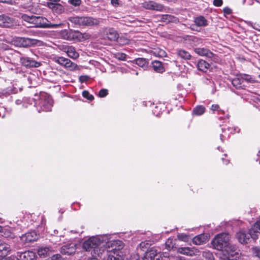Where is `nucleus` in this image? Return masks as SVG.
Segmentation results:
<instances>
[{
  "label": "nucleus",
  "mask_w": 260,
  "mask_h": 260,
  "mask_svg": "<svg viewBox=\"0 0 260 260\" xmlns=\"http://www.w3.org/2000/svg\"><path fill=\"white\" fill-rule=\"evenodd\" d=\"M105 243L98 237H92L86 240L82 245L83 248L87 251H91L92 256H100L105 252Z\"/></svg>",
  "instance_id": "nucleus-1"
},
{
  "label": "nucleus",
  "mask_w": 260,
  "mask_h": 260,
  "mask_svg": "<svg viewBox=\"0 0 260 260\" xmlns=\"http://www.w3.org/2000/svg\"><path fill=\"white\" fill-rule=\"evenodd\" d=\"M69 20L73 24L80 27H91L98 26L100 20L90 16H73L69 18Z\"/></svg>",
  "instance_id": "nucleus-2"
},
{
  "label": "nucleus",
  "mask_w": 260,
  "mask_h": 260,
  "mask_svg": "<svg viewBox=\"0 0 260 260\" xmlns=\"http://www.w3.org/2000/svg\"><path fill=\"white\" fill-rule=\"evenodd\" d=\"M22 19L29 23L34 25L35 27L46 26L49 28H57L62 25V23H50L45 25L43 23L44 18L41 16H36L33 15H28L22 14L21 15Z\"/></svg>",
  "instance_id": "nucleus-3"
},
{
  "label": "nucleus",
  "mask_w": 260,
  "mask_h": 260,
  "mask_svg": "<svg viewBox=\"0 0 260 260\" xmlns=\"http://www.w3.org/2000/svg\"><path fill=\"white\" fill-rule=\"evenodd\" d=\"M107 247L111 246V249H107L105 252L108 255L107 260H120L121 257L118 255L117 253L119 252L118 250L122 248V242L119 240H113L108 242L106 243Z\"/></svg>",
  "instance_id": "nucleus-4"
},
{
  "label": "nucleus",
  "mask_w": 260,
  "mask_h": 260,
  "mask_svg": "<svg viewBox=\"0 0 260 260\" xmlns=\"http://www.w3.org/2000/svg\"><path fill=\"white\" fill-rule=\"evenodd\" d=\"M230 236L226 233H221L216 235L212 241L213 247L218 250H222L223 248H225L228 243L230 240Z\"/></svg>",
  "instance_id": "nucleus-5"
},
{
  "label": "nucleus",
  "mask_w": 260,
  "mask_h": 260,
  "mask_svg": "<svg viewBox=\"0 0 260 260\" xmlns=\"http://www.w3.org/2000/svg\"><path fill=\"white\" fill-rule=\"evenodd\" d=\"M223 253L229 260H238L241 256L240 250L235 245L230 244L225 247Z\"/></svg>",
  "instance_id": "nucleus-6"
},
{
  "label": "nucleus",
  "mask_w": 260,
  "mask_h": 260,
  "mask_svg": "<svg viewBox=\"0 0 260 260\" xmlns=\"http://www.w3.org/2000/svg\"><path fill=\"white\" fill-rule=\"evenodd\" d=\"M13 42L16 46L26 47L36 45L40 41L38 40L29 38H16Z\"/></svg>",
  "instance_id": "nucleus-7"
},
{
  "label": "nucleus",
  "mask_w": 260,
  "mask_h": 260,
  "mask_svg": "<svg viewBox=\"0 0 260 260\" xmlns=\"http://www.w3.org/2000/svg\"><path fill=\"white\" fill-rule=\"evenodd\" d=\"M176 252L182 255L192 257L197 255L200 251L195 247H178L176 248Z\"/></svg>",
  "instance_id": "nucleus-8"
},
{
  "label": "nucleus",
  "mask_w": 260,
  "mask_h": 260,
  "mask_svg": "<svg viewBox=\"0 0 260 260\" xmlns=\"http://www.w3.org/2000/svg\"><path fill=\"white\" fill-rule=\"evenodd\" d=\"M61 35L63 39L70 41L80 40L84 38L83 35L81 32L73 30H67L65 29L62 31Z\"/></svg>",
  "instance_id": "nucleus-9"
},
{
  "label": "nucleus",
  "mask_w": 260,
  "mask_h": 260,
  "mask_svg": "<svg viewBox=\"0 0 260 260\" xmlns=\"http://www.w3.org/2000/svg\"><path fill=\"white\" fill-rule=\"evenodd\" d=\"M142 7L147 10L160 12L162 11L164 9L162 5L151 1L144 2L142 3Z\"/></svg>",
  "instance_id": "nucleus-10"
},
{
  "label": "nucleus",
  "mask_w": 260,
  "mask_h": 260,
  "mask_svg": "<svg viewBox=\"0 0 260 260\" xmlns=\"http://www.w3.org/2000/svg\"><path fill=\"white\" fill-rule=\"evenodd\" d=\"M54 61L66 68L74 69L77 66L76 64L73 63L69 59L63 57H56L54 58Z\"/></svg>",
  "instance_id": "nucleus-11"
},
{
  "label": "nucleus",
  "mask_w": 260,
  "mask_h": 260,
  "mask_svg": "<svg viewBox=\"0 0 260 260\" xmlns=\"http://www.w3.org/2000/svg\"><path fill=\"white\" fill-rule=\"evenodd\" d=\"M20 238L23 242L29 243L36 241L39 238V236L35 231H31L23 235Z\"/></svg>",
  "instance_id": "nucleus-12"
},
{
  "label": "nucleus",
  "mask_w": 260,
  "mask_h": 260,
  "mask_svg": "<svg viewBox=\"0 0 260 260\" xmlns=\"http://www.w3.org/2000/svg\"><path fill=\"white\" fill-rule=\"evenodd\" d=\"M194 24H192L190 26V28L193 30L198 31L196 28L198 27L206 26L208 25L207 20L202 16H200L194 18Z\"/></svg>",
  "instance_id": "nucleus-13"
},
{
  "label": "nucleus",
  "mask_w": 260,
  "mask_h": 260,
  "mask_svg": "<svg viewBox=\"0 0 260 260\" xmlns=\"http://www.w3.org/2000/svg\"><path fill=\"white\" fill-rule=\"evenodd\" d=\"M21 64L27 68H37L41 65V63L37 62L29 57H21L20 59Z\"/></svg>",
  "instance_id": "nucleus-14"
},
{
  "label": "nucleus",
  "mask_w": 260,
  "mask_h": 260,
  "mask_svg": "<svg viewBox=\"0 0 260 260\" xmlns=\"http://www.w3.org/2000/svg\"><path fill=\"white\" fill-rule=\"evenodd\" d=\"M14 24L13 19L4 14L0 15V26L10 27Z\"/></svg>",
  "instance_id": "nucleus-15"
},
{
  "label": "nucleus",
  "mask_w": 260,
  "mask_h": 260,
  "mask_svg": "<svg viewBox=\"0 0 260 260\" xmlns=\"http://www.w3.org/2000/svg\"><path fill=\"white\" fill-rule=\"evenodd\" d=\"M76 251V245L74 243L67 244L61 248L60 252L62 254L71 255Z\"/></svg>",
  "instance_id": "nucleus-16"
},
{
  "label": "nucleus",
  "mask_w": 260,
  "mask_h": 260,
  "mask_svg": "<svg viewBox=\"0 0 260 260\" xmlns=\"http://www.w3.org/2000/svg\"><path fill=\"white\" fill-rule=\"evenodd\" d=\"M237 238L241 243H247L250 239V237L252 238V235L250 234V230L248 233H246L243 231H240L236 234Z\"/></svg>",
  "instance_id": "nucleus-17"
},
{
  "label": "nucleus",
  "mask_w": 260,
  "mask_h": 260,
  "mask_svg": "<svg viewBox=\"0 0 260 260\" xmlns=\"http://www.w3.org/2000/svg\"><path fill=\"white\" fill-rule=\"evenodd\" d=\"M260 219L257 221L250 229V234L252 235V238L254 240L258 239L260 232Z\"/></svg>",
  "instance_id": "nucleus-18"
},
{
  "label": "nucleus",
  "mask_w": 260,
  "mask_h": 260,
  "mask_svg": "<svg viewBox=\"0 0 260 260\" xmlns=\"http://www.w3.org/2000/svg\"><path fill=\"white\" fill-rule=\"evenodd\" d=\"M63 49L67 53L68 56L72 59H77L79 56V54L76 51L75 47L72 46H65Z\"/></svg>",
  "instance_id": "nucleus-19"
},
{
  "label": "nucleus",
  "mask_w": 260,
  "mask_h": 260,
  "mask_svg": "<svg viewBox=\"0 0 260 260\" xmlns=\"http://www.w3.org/2000/svg\"><path fill=\"white\" fill-rule=\"evenodd\" d=\"M10 251V246L4 241L0 240V257H6Z\"/></svg>",
  "instance_id": "nucleus-20"
},
{
  "label": "nucleus",
  "mask_w": 260,
  "mask_h": 260,
  "mask_svg": "<svg viewBox=\"0 0 260 260\" xmlns=\"http://www.w3.org/2000/svg\"><path fill=\"white\" fill-rule=\"evenodd\" d=\"M53 100L49 96L46 97L43 101L41 102V106L43 110L45 111H50L53 106Z\"/></svg>",
  "instance_id": "nucleus-21"
},
{
  "label": "nucleus",
  "mask_w": 260,
  "mask_h": 260,
  "mask_svg": "<svg viewBox=\"0 0 260 260\" xmlns=\"http://www.w3.org/2000/svg\"><path fill=\"white\" fill-rule=\"evenodd\" d=\"M20 260H35L36 253L31 251L21 252L19 255Z\"/></svg>",
  "instance_id": "nucleus-22"
},
{
  "label": "nucleus",
  "mask_w": 260,
  "mask_h": 260,
  "mask_svg": "<svg viewBox=\"0 0 260 260\" xmlns=\"http://www.w3.org/2000/svg\"><path fill=\"white\" fill-rule=\"evenodd\" d=\"M194 52L200 55L206 56L208 58H211L214 56V54L211 51L206 48H197L194 49Z\"/></svg>",
  "instance_id": "nucleus-23"
},
{
  "label": "nucleus",
  "mask_w": 260,
  "mask_h": 260,
  "mask_svg": "<svg viewBox=\"0 0 260 260\" xmlns=\"http://www.w3.org/2000/svg\"><path fill=\"white\" fill-rule=\"evenodd\" d=\"M208 240V237L204 234L199 235L194 237L192 240V243L197 245H200L206 243Z\"/></svg>",
  "instance_id": "nucleus-24"
},
{
  "label": "nucleus",
  "mask_w": 260,
  "mask_h": 260,
  "mask_svg": "<svg viewBox=\"0 0 260 260\" xmlns=\"http://www.w3.org/2000/svg\"><path fill=\"white\" fill-rule=\"evenodd\" d=\"M186 42L190 43L191 46H198L202 43V40L196 36H187L185 38Z\"/></svg>",
  "instance_id": "nucleus-25"
},
{
  "label": "nucleus",
  "mask_w": 260,
  "mask_h": 260,
  "mask_svg": "<svg viewBox=\"0 0 260 260\" xmlns=\"http://www.w3.org/2000/svg\"><path fill=\"white\" fill-rule=\"evenodd\" d=\"M107 37L109 40L115 41L118 39L119 35L113 28H109L107 32Z\"/></svg>",
  "instance_id": "nucleus-26"
},
{
  "label": "nucleus",
  "mask_w": 260,
  "mask_h": 260,
  "mask_svg": "<svg viewBox=\"0 0 260 260\" xmlns=\"http://www.w3.org/2000/svg\"><path fill=\"white\" fill-rule=\"evenodd\" d=\"M153 70L157 73H162L165 72V68L160 61L155 60L152 62Z\"/></svg>",
  "instance_id": "nucleus-27"
},
{
  "label": "nucleus",
  "mask_w": 260,
  "mask_h": 260,
  "mask_svg": "<svg viewBox=\"0 0 260 260\" xmlns=\"http://www.w3.org/2000/svg\"><path fill=\"white\" fill-rule=\"evenodd\" d=\"M157 256L156 250L154 248H151L145 253L144 260H153Z\"/></svg>",
  "instance_id": "nucleus-28"
},
{
  "label": "nucleus",
  "mask_w": 260,
  "mask_h": 260,
  "mask_svg": "<svg viewBox=\"0 0 260 260\" xmlns=\"http://www.w3.org/2000/svg\"><path fill=\"white\" fill-rule=\"evenodd\" d=\"M197 66L199 70L205 72L209 69L210 65L205 60H200L198 61Z\"/></svg>",
  "instance_id": "nucleus-29"
},
{
  "label": "nucleus",
  "mask_w": 260,
  "mask_h": 260,
  "mask_svg": "<svg viewBox=\"0 0 260 260\" xmlns=\"http://www.w3.org/2000/svg\"><path fill=\"white\" fill-rule=\"evenodd\" d=\"M2 233V235L5 238L13 239L15 237V235L9 228H4Z\"/></svg>",
  "instance_id": "nucleus-30"
},
{
  "label": "nucleus",
  "mask_w": 260,
  "mask_h": 260,
  "mask_svg": "<svg viewBox=\"0 0 260 260\" xmlns=\"http://www.w3.org/2000/svg\"><path fill=\"white\" fill-rule=\"evenodd\" d=\"M177 55L182 59H189L191 58V55L190 53L183 50V49H179L177 50Z\"/></svg>",
  "instance_id": "nucleus-31"
},
{
  "label": "nucleus",
  "mask_w": 260,
  "mask_h": 260,
  "mask_svg": "<svg viewBox=\"0 0 260 260\" xmlns=\"http://www.w3.org/2000/svg\"><path fill=\"white\" fill-rule=\"evenodd\" d=\"M166 248L168 250H173L174 251H176V248L178 247L175 245V244L173 243V240L171 239H168L165 243Z\"/></svg>",
  "instance_id": "nucleus-32"
},
{
  "label": "nucleus",
  "mask_w": 260,
  "mask_h": 260,
  "mask_svg": "<svg viewBox=\"0 0 260 260\" xmlns=\"http://www.w3.org/2000/svg\"><path fill=\"white\" fill-rule=\"evenodd\" d=\"M50 251L49 248L47 247H40L38 249V254L42 257L47 256Z\"/></svg>",
  "instance_id": "nucleus-33"
},
{
  "label": "nucleus",
  "mask_w": 260,
  "mask_h": 260,
  "mask_svg": "<svg viewBox=\"0 0 260 260\" xmlns=\"http://www.w3.org/2000/svg\"><path fill=\"white\" fill-rule=\"evenodd\" d=\"M242 83L243 82H242L241 77L240 78L236 77V78H234L232 80V85L237 89H240V88H242Z\"/></svg>",
  "instance_id": "nucleus-34"
},
{
  "label": "nucleus",
  "mask_w": 260,
  "mask_h": 260,
  "mask_svg": "<svg viewBox=\"0 0 260 260\" xmlns=\"http://www.w3.org/2000/svg\"><path fill=\"white\" fill-rule=\"evenodd\" d=\"M136 63L140 67L144 68L147 67L148 61L144 58H138L135 60Z\"/></svg>",
  "instance_id": "nucleus-35"
},
{
  "label": "nucleus",
  "mask_w": 260,
  "mask_h": 260,
  "mask_svg": "<svg viewBox=\"0 0 260 260\" xmlns=\"http://www.w3.org/2000/svg\"><path fill=\"white\" fill-rule=\"evenodd\" d=\"M205 112V108L203 106H198L196 107L193 110V113L196 115H201Z\"/></svg>",
  "instance_id": "nucleus-36"
},
{
  "label": "nucleus",
  "mask_w": 260,
  "mask_h": 260,
  "mask_svg": "<svg viewBox=\"0 0 260 260\" xmlns=\"http://www.w3.org/2000/svg\"><path fill=\"white\" fill-rule=\"evenodd\" d=\"M175 17L171 15H163L161 16L160 20L162 22L169 23L174 20Z\"/></svg>",
  "instance_id": "nucleus-37"
},
{
  "label": "nucleus",
  "mask_w": 260,
  "mask_h": 260,
  "mask_svg": "<svg viewBox=\"0 0 260 260\" xmlns=\"http://www.w3.org/2000/svg\"><path fill=\"white\" fill-rule=\"evenodd\" d=\"M202 256L206 260H214L215 258L213 253L209 250H205L203 252Z\"/></svg>",
  "instance_id": "nucleus-38"
},
{
  "label": "nucleus",
  "mask_w": 260,
  "mask_h": 260,
  "mask_svg": "<svg viewBox=\"0 0 260 260\" xmlns=\"http://www.w3.org/2000/svg\"><path fill=\"white\" fill-rule=\"evenodd\" d=\"M153 53L155 56H157L160 57H163L166 56V52L162 49H155L153 51Z\"/></svg>",
  "instance_id": "nucleus-39"
},
{
  "label": "nucleus",
  "mask_w": 260,
  "mask_h": 260,
  "mask_svg": "<svg viewBox=\"0 0 260 260\" xmlns=\"http://www.w3.org/2000/svg\"><path fill=\"white\" fill-rule=\"evenodd\" d=\"M241 78L242 82L244 81H245L247 82H249V83H253L255 82L254 79L248 75L243 74L241 76Z\"/></svg>",
  "instance_id": "nucleus-40"
},
{
  "label": "nucleus",
  "mask_w": 260,
  "mask_h": 260,
  "mask_svg": "<svg viewBox=\"0 0 260 260\" xmlns=\"http://www.w3.org/2000/svg\"><path fill=\"white\" fill-rule=\"evenodd\" d=\"M64 11L63 7L60 4L56 3L53 12L57 14H61Z\"/></svg>",
  "instance_id": "nucleus-41"
},
{
  "label": "nucleus",
  "mask_w": 260,
  "mask_h": 260,
  "mask_svg": "<svg viewBox=\"0 0 260 260\" xmlns=\"http://www.w3.org/2000/svg\"><path fill=\"white\" fill-rule=\"evenodd\" d=\"M177 238L182 241L187 242L188 240V236L184 234H178L177 235Z\"/></svg>",
  "instance_id": "nucleus-42"
},
{
  "label": "nucleus",
  "mask_w": 260,
  "mask_h": 260,
  "mask_svg": "<svg viewBox=\"0 0 260 260\" xmlns=\"http://www.w3.org/2000/svg\"><path fill=\"white\" fill-rule=\"evenodd\" d=\"M82 95L84 98H86L90 101H92L94 99L93 96L90 94L87 90H84L82 92Z\"/></svg>",
  "instance_id": "nucleus-43"
},
{
  "label": "nucleus",
  "mask_w": 260,
  "mask_h": 260,
  "mask_svg": "<svg viewBox=\"0 0 260 260\" xmlns=\"http://www.w3.org/2000/svg\"><path fill=\"white\" fill-rule=\"evenodd\" d=\"M252 251L253 254L258 258H260V247H255L252 248Z\"/></svg>",
  "instance_id": "nucleus-44"
},
{
  "label": "nucleus",
  "mask_w": 260,
  "mask_h": 260,
  "mask_svg": "<svg viewBox=\"0 0 260 260\" xmlns=\"http://www.w3.org/2000/svg\"><path fill=\"white\" fill-rule=\"evenodd\" d=\"M115 56L119 60H124L126 58V55L123 53H117L115 54Z\"/></svg>",
  "instance_id": "nucleus-45"
},
{
  "label": "nucleus",
  "mask_w": 260,
  "mask_h": 260,
  "mask_svg": "<svg viewBox=\"0 0 260 260\" xmlns=\"http://www.w3.org/2000/svg\"><path fill=\"white\" fill-rule=\"evenodd\" d=\"M108 93V91L106 89H102L99 92V96L100 98H104L106 96Z\"/></svg>",
  "instance_id": "nucleus-46"
},
{
  "label": "nucleus",
  "mask_w": 260,
  "mask_h": 260,
  "mask_svg": "<svg viewBox=\"0 0 260 260\" xmlns=\"http://www.w3.org/2000/svg\"><path fill=\"white\" fill-rule=\"evenodd\" d=\"M69 3L74 6H78L81 3V0H69Z\"/></svg>",
  "instance_id": "nucleus-47"
},
{
  "label": "nucleus",
  "mask_w": 260,
  "mask_h": 260,
  "mask_svg": "<svg viewBox=\"0 0 260 260\" xmlns=\"http://www.w3.org/2000/svg\"><path fill=\"white\" fill-rule=\"evenodd\" d=\"M211 110L213 111H217L218 112H221L222 113H223V111L220 109L219 106L218 105H217V104L212 105V106L211 107Z\"/></svg>",
  "instance_id": "nucleus-48"
},
{
  "label": "nucleus",
  "mask_w": 260,
  "mask_h": 260,
  "mask_svg": "<svg viewBox=\"0 0 260 260\" xmlns=\"http://www.w3.org/2000/svg\"><path fill=\"white\" fill-rule=\"evenodd\" d=\"M0 2L10 5H15L16 4V0H0Z\"/></svg>",
  "instance_id": "nucleus-49"
},
{
  "label": "nucleus",
  "mask_w": 260,
  "mask_h": 260,
  "mask_svg": "<svg viewBox=\"0 0 260 260\" xmlns=\"http://www.w3.org/2000/svg\"><path fill=\"white\" fill-rule=\"evenodd\" d=\"M223 4L222 0H214L213 5L216 7H220L222 6Z\"/></svg>",
  "instance_id": "nucleus-50"
},
{
  "label": "nucleus",
  "mask_w": 260,
  "mask_h": 260,
  "mask_svg": "<svg viewBox=\"0 0 260 260\" xmlns=\"http://www.w3.org/2000/svg\"><path fill=\"white\" fill-rule=\"evenodd\" d=\"M51 260H62V257L60 254H57L51 257Z\"/></svg>",
  "instance_id": "nucleus-51"
},
{
  "label": "nucleus",
  "mask_w": 260,
  "mask_h": 260,
  "mask_svg": "<svg viewBox=\"0 0 260 260\" xmlns=\"http://www.w3.org/2000/svg\"><path fill=\"white\" fill-rule=\"evenodd\" d=\"M56 4V3H52V2H48L47 6L49 8H50L53 11Z\"/></svg>",
  "instance_id": "nucleus-52"
},
{
  "label": "nucleus",
  "mask_w": 260,
  "mask_h": 260,
  "mask_svg": "<svg viewBox=\"0 0 260 260\" xmlns=\"http://www.w3.org/2000/svg\"><path fill=\"white\" fill-rule=\"evenodd\" d=\"M89 79V77L87 76H81L79 78V80L81 82H84Z\"/></svg>",
  "instance_id": "nucleus-53"
},
{
  "label": "nucleus",
  "mask_w": 260,
  "mask_h": 260,
  "mask_svg": "<svg viewBox=\"0 0 260 260\" xmlns=\"http://www.w3.org/2000/svg\"><path fill=\"white\" fill-rule=\"evenodd\" d=\"M223 11L224 14L227 15H229L232 13V10L228 7L224 8L223 10Z\"/></svg>",
  "instance_id": "nucleus-54"
},
{
  "label": "nucleus",
  "mask_w": 260,
  "mask_h": 260,
  "mask_svg": "<svg viewBox=\"0 0 260 260\" xmlns=\"http://www.w3.org/2000/svg\"><path fill=\"white\" fill-rule=\"evenodd\" d=\"M111 4L114 6H117L119 4V0H111Z\"/></svg>",
  "instance_id": "nucleus-55"
},
{
  "label": "nucleus",
  "mask_w": 260,
  "mask_h": 260,
  "mask_svg": "<svg viewBox=\"0 0 260 260\" xmlns=\"http://www.w3.org/2000/svg\"><path fill=\"white\" fill-rule=\"evenodd\" d=\"M252 26L254 29L257 30L259 31H260V25H258V24L255 23L253 25H252Z\"/></svg>",
  "instance_id": "nucleus-56"
},
{
  "label": "nucleus",
  "mask_w": 260,
  "mask_h": 260,
  "mask_svg": "<svg viewBox=\"0 0 260 260\" xmlns=\"http://www.w3.org/2000/svg\"><path fill=\"white\" fill-rule=\"evenodd\" d=\"M11 256L5 258V257H0V260H11Z\"/></svg>",
  "instance_id": "nucleus-57"
},
{
  "label": "nucleus",
  "mask_w": 260,
  "mask_h": 260,
  "mask_svg": "<svg viewBox=\"0 0 260 260\" xmlns=\"http://www.w3.org/2000/svg\"><path fill=\"white\" fill-rule=\"evenodd\" d=\"M11 260H20V259L16 256H11Z\"/></svg>",
  "instance_id": "nucleus-58"
},
{
  "label": "nucleus",
  "mask_w": 260,
  "mask_h": 260,
  "mask_svg": "<svg viewBox=\"0 0 260 260\" xmlns=\"http://www.w3.org/2000/svg\"><path fill=\"white\" fill-rule=\"evenodd\" d=\"M4 228L0 225V233H2Z\"/></svg>",
  "instance_id": "nucleus-59"
},
{
  "label": "nucleus",
  "mask_w": 260,
  "mask_h": 260,
  "mask_svg": "<svg viewBox=\"0 0 260 260\" xmlns=\"http://www.w3.org/2000/svg\"><path fill=\"white\" fill-rule=\"evenodd\" d=\"M228 163H229V160H225V164H228Z\"/></svg>",
  "instance_id": "nucleus-60"
},
{
  "label": "nucleus",
  "mask_w": 260,
  "mask_h": 260,
  "mask_svg": "<svg viewBox=\"0 0 260 260\" xmlns=\"http://www.w3.org/2000/svg\"><path fill=\"white\" fill-rule=\"evenodd\" d=\"M222 137H223V136L222 135H220V139H221L222 141H223V140H222Z\"/></svg>",
  "instance_id": "nucleus-61"
},
{
  "label": "nucleus",
  "mask_w": 260,
  "mask_h": 260,
  "mask_svg": "<svg viewBox=\"0 0 260 260\" xmlns=\"http://www.w3.org/2000/svg\"><path fill=\"white\" fill-rule=\"evenodd\" d=\"M245 1H246V0H243V4H245Z\"/></svg>",
  "instance_id": "nucleus-62"
},
{
  "label": "nucleus",
  "mask_w": 260,
  "mask_h": 260,
  "mask_svg": "<svg viewBox=\"0 0 260 260\" xmlns=\"http://www.w3.org/2000/svg\"><path fill=\"white\" fill-rule=\"evenodd\" d=\"M85 35L86 36V37H87L88 36L87 34H85Z\"/></svg>",
  "instance_id": "nucleus-63"
},
{
  "label": "nucleus",
  "mask_w": 260,
  "mask_h": 260,
  "mask_svg": "<svg viewBox=\"0 0 260 260\" xmlns=\"http://www.w3.org/2000/svg\"><path fill=\"white\" fill-rule=\"evenodd\" d=\"M136 74L137 75H138V72H136Z\"/></svg>",
  "instance_id": "nucleus-64"
}]
</instances>
